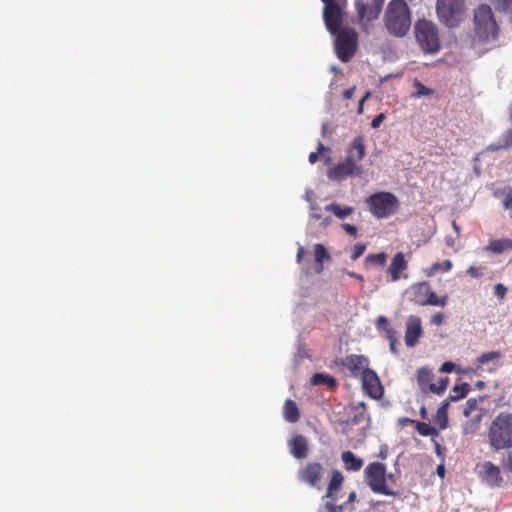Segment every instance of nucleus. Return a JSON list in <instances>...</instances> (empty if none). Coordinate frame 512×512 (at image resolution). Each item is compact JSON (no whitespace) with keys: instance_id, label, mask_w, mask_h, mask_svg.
Here are the masks:
<instances>
[{"instance_id":"f257e3e1","label":"nucleus","mask_w":512,"mask_h":512,"mask_svg":"<svg viewBox=\"0 0 512 512\" xmlns=\"http://www.w3.org/2000/svg\"><path fill=\"white\" fill-rule=\"evenodd\" d=\"M366 155L365 140L363 136H357L347 148V156L342 161L327 171V176L332 181H342L348 177H358L363 173L360 161Z\"/></svg>"},{"instance_id":"f03ea898","label":"nucleus","mask_w":512,"mask_h":512,"mask_svg":"<svg viewBox=\"0 0 512 512\" xmlns=\"http://www.w3.org/2000/svg\"><path fill=\"white\" fill-rule=\"evenodd\" d=\"M387 34L393 38L406 37L412 26V11L405 0L388 2L382 18Z\"/></svg>"},{"instance_id":"7ed1b4c3","label":"nucleus","mask_w":512,"mask_h":512,"mask_svg":"<svg viewBox=\"0 0 512 512\" xmlns=\"http://www.w3.org/2000/svg\"><path fill=\"white\" fill-rule=\"evenodd\" d=\"M487 443L493 451L512 448V412L502 411L490 422L487 432Z\"/></svg>"},{"instance_id":"20e7f679","label":"nucleus","mask_w":512,"mask_h":512,"mask_svg":"<svg viewBox=\"0 0 512 512\" xmlns=\"http://www.w3.org/2000/svg\"><path fill=\"white\" fill-rule=\"evenodd\" d=\"M473 33L474 38L482 43L497 40L499 26L489 5L481 4L474 10Z\"/></svg>"},{"instance_id":"39448f33","label":"nucleus","mask_w":512,"mask_h":512,"mask_svg":"<svg viewBox=\"0 0 512 512\" xmlns=\"http://www.w3.org/2000/svg\"><path fill=\"white\" fill-rule=\"evenodd\" d=\"M415 40L425 54H435L441 49L437 25L428 19H418L414 25Z\"/></svg>"},{"instance_id":"423d86ee","label":"nucleus","mask_w":512,"mask_h":512,"mask_svg":"<svg viewBox=\"0 0 512 512\" xmlns=\"http://www.w3.org/2000/svg\"><path fill=\"white\" fill-rule=\"evenodd\" d=\"M405 295L410 302L419 306L431 305L445 307L448 302V296L443 295L438 297L427 281L417 282L410 285L405 290Z\"/></svg>"},{"instance_id":"0eeeda50","label":"nucleus","mask_w":512,"mask_h":512,"mask_svg":"<svg viewBox=\"0 0 512 512\" xmlns=\"http://www.w3.org/2000/svg\"><path fill=\"white\" fill-rule=\"evenodd\" d=\"M369 211L377 219L394 215L400 207L398 198L391 192L381 191L366 198Z\"/></svg>"},{"instance_id":"6e6552de","label":"nucleus","mask_w":512,"mask_h":512,"mask_svg":"<svg viewBox=\"0 0 512 512\" xmlns=\"http://www.w3.org/2000/svg\"><path fill=\"white\" fill-rule=\"evenodd\" d=\"M365 478L369 488L377 494L386 496H398L399 493L391 490L387 484V479H392V474H387L386 465L381 462L370 463L365 468Z\"/></svg>"},{"instance_id":"1a4fd4ad","label":"nucleus","mask_w":512,"mask_h":512,"mask_svg":"<svg viewBox=\"0 0 512 512\" xmlns=\"http://www.w3.org/2000/svg\"><path fill=\"white\" fill-rule=\"evenodd\" d=\"M336 35L335 51L340 61L346 63L355 55L358 47V34L352 27L343 24L337 29L336 32L331 33Z\"/></svg>"},{"instance_id":"9d476101","label":"nucleus","mask_w":512,"mask_h":512,"mask_svg":"<svg viewBox=\"0 0 512 512\" xmlns=\"http://www.w3.org/2000/svg\"><path fill=\"white\" fill-rule=\"evenodd\" d=\"M464 0H437L436 12L439 20L448 27L457 26L463 18Z\"/></svg>"},{"instance_id":"9b49d317","label":"nucleus","mask_w":512,"mask_h":512,"mask_svg":"<svg viewBox=\"0 0 512 512\" xmlns=\"http://www.w3.org/2000/svg\"><path fill=\"white\" fill-rule=\"evenodd\" d=\"M323 7V21L326 29L334 33L344 23L347 0H321Z\"/></svg>"},{"instance_id":"f8f14e48","label":"nucleus","mask_w":512,"mask_h":512,"mask_svg":"<svg viewBox=\"0 0 512 512\" xmlns=\"http://www.w3.org/2000/svg\"><path fill=\"white\" fill-rule=\"evenodd\" d=\"M385 0H355V10L359 24L368 33L369 25L378 19Z\"/></svg>"},{"instance_id":"ddd939ff","label":"nucleus","mask_w":512,"mask_h":512,"mask_svg":"<svg viewBox=\"0 0 512 512\" xmlns=\"http://www.w3.org/2000/svg\"><path fill=\"white\" fill-rule=\"evenodd\" d=\"M325 469L319 462H308L297 473L298 480L310 487L320 489Z\"/></svg>"},{"instance_id":"4468645a","label":"nucleus","mask_w":512,"mask_h":512,"mask_svg":"<svg viewBox=\"0 0 512 512\" xmlns=\"http://www.w3.org/2000/svg\"><path fill=\"white\" fill-rule=\"evenodd\" d=\"M338 365L349 376L361 377L369 369V359L364 355L350 354L342 358Z\"/></svg>"},{"instance_id":"2eb2a0df","label":"nucleus","mask_w":512,"mask_h":512,"mask_svg":"<svg viewBox=\"0 0 512 512\" xmlns=\"http://www.w3.org/2000/svg\"><path fill=\"white\" fill-rule=\"evenodd\" d=\"M364 391L373 399H380L383 396V386L376 372L368 369L360 377Z\"/></svg>"},{"instance_id":"dca6fc26","label":"nucleus","mask_w":512,"mask_h":512,"mask_svg":"<svg viewBox=\"0 0 512 512\" xmlns=\"http://www.w3.org/2000/svg\"><path fill=\"white\" fill-rule=\"evenodd\" d=\"M479 476L491 487H499L503 483L500 467L490 461L478 465Z\"/></svg>"},{"instance_id":"f3484780","label":"nucleus","mask_w":512,"mask_h":512,"mask_svg":"<svg viewBox=\"0 0 512 512\" xmlns=\"http://www.w3.org/2000/svg\"><path fill=\"white\" fill-rule=\"evenodd\" d=\"M423 334L421 319L417 316H410L406 322L405 344L407 347H414Z\"/></svg>"},{"instance_id":"a211bd4d","label":"nucleus","mask_w":512,"mask_h":512,"mask_svg":"<svg viewBox=\"0 0 512 512\" xmlns=\"http://www.w3.org/2000/svg\"><path fill=\"white\" fill-rule=\"evenodd\" d=\"M408 263L405 260L404 254L398 252L394 255L388 268V273L391 275V281L396 282L400 279V273L406 270Z\"/></svg>"},{"instance_id":"6ab92c4d","label":"nucleus","mask_w":512,"mask_h":512,"mask_svg":"<svg viewBox=\"0 0 512 512\" xmlns=\"http://www.w3.org/2000/svg\"><path fill=\"white\" fill-rule=\"evenodd\" d=\"M290 452L296 459H304L308 456L307 439L303 435H296L289 443Z\"/></svg>"},{"instance_id":"aec40b11","label":"nucleus","mask_w":512,"mask_h":512,"mask_svg":"<svg viewBox=\"0 0 512 512\" xmlns=\"http://www.w3.org/2000/svg\"><path fill=\"white\" fill-rule=\"evenodd\" d=\"M352 415L349 422L352 425H359L369 421V415L367 412V406L364 402L352 403L350 405Z\"/></svg>"},{"instance_id":"412c9836","label":"nucleus","mask_w":512,"mask_h":512,"mask_svg":"<svg viewBox=\"0 0 512 512\" xmlns=\"http://www.w3.org/2000/svg\"><path fill=\"white\" fill-rule=\"evenodd\" d=\"M344 482L343 474L338 470L331 472V478L328 483L327 492L325 497L331 498L333 501L336 500V493L341 489Z\"/></svg>"},{"instance_id":"4be33fe9","label":"nucleus","mask_w":512,"mask_h":512,"mask_svg":"<svg viewBox=\"0 0 512 512\" xmlns=\"http://www.w3.org/2000/svg\"><path fill=\"white\" fill-rule=\"evenodd\" d=\"M484 251L492 254H502L505 251H512V239L503 238L490 240L488 245L484 248Z\"/></svg>"},{"instance_id":"5701e85b","label":"nucleus","mask_w":512,"mask_h":512,"mask_svg":"<svg viewBox=\"0 0 512 512\" xmlns=\"http://www.w3.org/2000/svg\"><path fill=\"white\" fill-rule=\"evenodd\" d=\"M434 375L431 369L422 367L417 371V383L421 391L425 394L430 392L429 386L434 384Z\"/></svg>"},{"instance_id":"b1692460","label":"nucleus","mask_w":512,"mask_h":512,"mask_svg":"<svg viewBox=\"0 0 512 512\" xmlns=\"http://www.w3.org/2000/svg\"><path fill=\"white\" fill-rule=\"evenodd\" d=\"M283 416L287 422L295 423L300 419V412L295 401L287 399L283 406Z\"/></svg>"},{"instance_id":"393cba45","label":"nucleus","mask_w":512,"mask_h":512,"mask_svg":"<svg viewBox=\"0 0 512 512\" xmlns=\"http://www.w3.org/2000/svg\"><path fill=\"white\" fill-rule=\"evenodd\" d=\"M346 470L359 471L363 466V460L354 455L351 451H345L341 455Z\"/></svg>"},{"instance_id":"a878e982","label":"nucleus","mask_w":512,"mask_h":512,"mask_svg":"<svg viewBox=\"0 0 512 512\" xmlns=\"http://www.w3.org/2000/svg\"><path fill=\"white\" fill-rule=\"evenodd\" d=\"M326 211L333 213L338 219L344 220L354 212V208L351 206H341L340 204L333 202L325 206Z\"/></svg>"},{"instance_id":"bb28decb","label":"nucleus","mask_w":512,"mask_h":512,"mask_svg":"<svg viewBox=\"0 0 512 512\" xmlns=\"http://www.w3.org/2000/svg\"><path fill=\"white\" fill-rule=\"evenodd\" d=\"M512 148V135L505 131L501 138V143H492L487 146L486 150L489 152H498L501 150H509Z\"/></svg>"},{"instance_id":"cd10ccee","label":"nucleus","mask_w":512,"mask_h":512,"mask_svg":"<svg viewBox=\"0 0 512 512\" xmlns=\"http://www.w3.org/2000/svg\"><path fill=\"white\" fill-rule=\"evenodd\" d=\"M314 255H315V261L318 264L317 271L321 272L323 270L324 261H329L331 259V257L322 244H315Z\"/></svg>"},{"instance_id":"c85d7f7f","label":"nucleus","mask_w":512,"mask_h":512,"mask_svg":"<svg viewBox=\"0 0 512 512\" xmlns=\"http://www.w3.org/2000/svg\"><path fill=\"white\" fill-rule=\"evenodd\" d=\"M311 382L313 385H327L330 388L337 386V381L334 377L323 373H315L311 378Z\"/></svg>"},{"instance_id":"c756f323","label":"nucleus","mask_w":512,"mask_h":512,"mask_svg":"<svg viewBox=\"0 0 512 512\" xmlns=\"http://www.w3.org/2000/svg\"><path fill=\"white\" fill-rule=\"evenodd\" d=\"M470 391V385L468 383H462L453 387L449 394L448 400L455 402L463 399Z\"/></svg>"},{"instance_id":"7c9ffc66","label":"nucleus","mask_w":512,"mask_h":512,"mask_svg":"<svg viewBox=\"0 0 512 512\" xmlns=\"http://www.w3.org/2000/svg\"><path fill=\"white\" fill-rule=\"evenodd\" d=\"M502 357V354L500 351H490V352H485L483 354H481L476 362L478 363L479 366H483V365H486L488 364L489 362H495L497 363Z\"/></svg>"},{"instance_id":"2f4dec72","label":"nucleus","mask_w":512,"mask_h":512,"mask_svg":"<svg viewBox=\"0 0 512 512\" xmlns=\"http://www.w3.org/2000/svg\"><path fill=\"white\" fill-rule=\"evenodd\" d=\"M451 269H452V262L450 260H444L441 263L436 262V263L432 264L431 267H429L426 270V275L431 277V276L435 275L440 270H442L444 272H448Z\"/></svg>"},{"instance_id":"473e14b6","label":"nucleus","mask_w":512,"mask_h":512,"mask_svg":"<svg viewBox=\"0 0 512 512\" xmlns=\"http://www.w3.org/2000/svg\"><path fill=\"white\" fill-rule=\"evenodd\" d=\"M415 428L417 432L422 436H438L439 432L435 427H432L426 422H416Z\"/></svg>"},{"instance_id":"72a5a7b5","label":"nucleus","mask_w":512,"mask_h":512,"mask_svg":"<svg viewBox=\"0 0 512 512\" xmlns=\"http://www.w3.org/2000/svg\"><path fill=\"white\" fill-rule=\"evenodd\" d=\"M387 261V254L384 252H380L377 254H369L365 258L366 264H373L383 267Z\"/></svg>"},{"instance_id":"f704fd0d","label":"nucleus","mask_w":512,"mask_h":512,"mask_svg":"<svg viewBox=\"0 0 512 512\" xmlns=\"http://www.w3.org/2000/svg\"><path fill=\"white\" fill-rule=\"evenodd\" d=\"M447 407L448 402L446 401L437 410L436 419L441 429H445L448 425Z\"/></svg>"},{"instance_id":"c9c22d12","label":"nucleus","mask_w":512,"mask_h":512,"mask_svg":"<svg viewBox=\"0 0 512 512\" xmlns=\"http://www.w3.org/2000/svg\"><path fill=\"white\" fill-rule=\"evenodd\" d=\"M497 11L512 13V0H491Z\"/></svg>"},{"instance_id":"e433bc0d","label":"nucleus","mask_w":512,"mask_h":512,"mask_svg":"<svg viewBox=\"0 0 512 512\" xmlns=\"http://www.w3.org/2000/svg\"><path fill=\"white\" fill-rule=\"evenodd\" d=\"M448 383H449V380L447 378H442V379H440L438 384L434 383L429 386L430 392L440 395V394L444 393V391L446 390V388L448 386Z\"/></svg>"},{"instance_id":"4c0bfd02","label":"nucleus","mask_w":512,"mask_h":512,"mask_svg":"<svg viewBox=\"0 0 512 512\" xmlns=\"http://www.w3.org/2000/svg\"><path fill=\"white\" fill-rule=\"evenodd\" d=\"M366 250V245L363 243L355 244L352 248L351 259L357 260Z\"/></svg>"},{"instance_id":"58836bf2","label":"nucleus","mask_w":512,"mask_h":512,"mask_svg":"<svg viewBox=\"0 0 512 512\" xmlns=\"http://www.w3.org/2000/svg\"><path fill=\"white\" fill-rule=\"evenodd\" d=\"M329 148L324 146L322 143H319L318 144V147H317V151L315 152H311L310 155H309V162L311 164H314L318 161L319 159V154L324 152V151H328Z\"/></svg>"},{"instance_id":"ea45409f","label":"nucleus","mask_w":512,"mask_h":512,"mask_svg":"<svg viewBox=\"0 0 512 512\" xmlns=\"http://www.w3.org/2000/svg\"><path fill=\"white\" fill-rule=\"evenodd\" d=\"M415 87L417 89V91L415 93L416 97L428 96V95L432 94V90L430 88L426 87L421 82L416 81Z\"/></svg>"},{"instance_id":"a19ab883","label":"nucleus","mask_w":512,"mask_h":512,"mask_svg":"<svg viewBox=\"0 0 512 512\" xmlns=\"http://www.w3.org/2000/svg\"><path fill=\"white\" fill-rule=\"evenodd\" d=\"M477 407V400L475 398H470L466 401L465 408H464V415L466 417L470 416V414L476 409Z\"/></svg>"},{"instance_id":"79ce46f5","label":"nucleus","mask_w":512,"mask_h":512,"mask_svg":"<svg viewBox=\"0 0 512 512\" xmlns=\"http://www.w3.org/2000/svg\"><path fill=\"white\" fill-rule=\"evenodd\" d=\"M467 274L472 278H481L484 275L482 267L470 266L467 269Z\"/></svg>"},{"instance_id":"37998d69","label":"nucleus","mask_w":512,"mask_h":512,"mask_svg":"<svg viewBox=\"0 0 512 512\" xmlns=\"http://www.w3.org/2000/svg\"><path fill=\"white\" fill-rule=\"evenodd\" d=\"M391 325L389 323V320L387 317L385 316H379L376 320V328L379 330V331H383L387 328H389Z\"/></svg>"},{"instance_id":"c03bdc74","label":"nucleus","mask_w":512,"mask_h":512,"mask_svg":"<svg viewBox=\"0 0 512 512\" xmlns=\"http://www.w3.org/2000/svg\"><path fill=\"white\" fill-rule=\"evenodd\" d=\"M502 466L506 471L512 473V450L509 449L506 456L502 459Z\"/></svg>"},{"instance_id":"a18cd8bd","label":"nucleus","mask_w":512,"mask_h":512,"mask_svg":"<svg viewBox=\"0 0 512 512\" xmlns=\"http://www.w3.org/2000/svg\"><path fill=\"white\" fill-rule=\"evenodd\" d=\"M445 318H446V316L444 313L438 312L431 317L430 324L435 325V326H440L444 323Z\"/></svg>"},{"instance_id":"49530a36","label":"nucleus","mask_w":512,"mask_h":512,"mask_svg":"<svg viewBox=\"0 0 512 512\" xmlns=\"http://www.w3.org/2000/svg\"><path fill=\"white\" fill-rule=\"evenodd\" d=\"M503 205L506 209L510 210V218H512V188L506 192Z\"/></svg>"},{"instance_id":"de8ad7c7","label":"nucleus","mask_w":512,"mask_h":512,"mask_svg":"<svg viewBox=\"0 0 512 512\" xmlns=\"http://www.w3.org/2000/svg\"><path fill=\"white\" fill-rule=\"evenodd\" d=\"M342 229L349 235L353 237H357L358 234V228L352 224L349 223H343L341 225Z\"/></svg>"},{"instance_id":"09e8293b","label":"nucleus","mask_w":512,"mask_h":512,"mask_svg":"<svg viewBox=\"0 0 512 512\" xmlns=\"http://www.w3.org/2000/svg\"><path fill=\"white\" fill-rule=\"evenodd\" d=\"M310 218L314 220L322 219L320 208L315 203H311L310 205Z\"/></svg>"},{"instance_id":"8fccbe9b","label":"nucleus","mask_w":512,"mask_h":512,"mask_svg":"<svg viewBox=\"0 0 512 512\" xmlns=\"http://www.w3.org/2000/svg\"><path fill=\"white\" fill-rule=\"evenodd\" d=\"M494 293L498 298L503 299L507 293V288L503 284L498 283L494 287Z\"/></svg>"},{"instance_id":"3c124183","label":"nucleus","mask_w":512,"mask_h":512,"mask_svg":"<svg viewBox=\"0 0 512 512\" xmlns=\"http://www.w3.org/2000/svg\"><path fill=\"white\" fill-rule=\"evenodd\" d=\"M371 96V91H367L364 96L359 100L357 113L362 114L364 111V103L367 99H369Z\"/></svg>"},{"instance_id":"603ef678","label":"nucleus","mask_w":512,"mask_h":512,"mask_svg":"<svg viewBox=\"0 0 512 512\" xmlns=\"http://www.w3.org/2000/svg\"><path fill=\"white\" fill-rule=\"evenodd\" d=\"M325 509L327 510V512H341L344 509V505L336 506L332 502H327L325 504Z\"/></svg>"},{"instance_id":"864d4df0","label":"nucleus","mask_w":512,"mask_h":512,"mask_svg":"<svg viewBox=\"0 0 512 512\" xmlns=\"http://www.w3.org/2000/svg\"><path fill=\"white\" fill-rule=\"evenodd\" d=\"M385 337L388 341H395L396 338V331L391 326L384 330Z\"/></svg>"},{"instance_id":"5fc2aeb1","label":"nucleus","mask_w":512,"mask_h":512,"mask_svg":"<svg viewBox=\"0 0 512 512\" xmlns=\"http://www.w3.org/2000/svg\"><path fill=\"white\" fill-rule=\"evenodd\" d=\"M385 119V115L383 113L378 114L371 122V127L376 129L380 126V124Z\"/></svg>"},{"instance_id":"6e6d98bb","label":"nucleus","mask_w":512,"mask_h":512,"mask_svg":"<svg viewBox=\"0 0 512 512\" xmlns=\"http://www.w3.org/2000/svg\"><path fill=\"white\" fill-rule=\"evenodd\" d=\"M454 366H455V365H454V363H452V362H445V363H443V364H442V366H441V371H442V372L450 373V372H452V371H453Z\"/></svg>"},{"instance_id":"4d7b16f0","label":"nucleus","mask_w":512,"mask_h":512,"mask_svg":"<svg viewBox=\"0 0 512 512\" xmlns=\"http://www.w3.org/2000/svg\"><path fill=\"white\" fill-rule=\"evenodd\" d=\"M355 90H356L355 86L346 89L343 92V98L344 99H351L353 97L354 93H355Z\"/></svg>"},{"instance_id":"13d9d810","label":"nucleus","mask_w":512,"mask_h":512,"mask_svg":"<svg viewBox=\"0 0 512 512\" xmlns=\"http://www.w3.org/2000/svg\"><path fill=\"white\" fill-rule=\"evenodd\" d=\"M416 423L414 420L410 419V418H407V417H403V418H400L399 419V424L404 427V426H407V425H410V424H414Z\"/></svg>"},{"instance_id":"bf43d9fd","label":"nucleus","mask_w":512,"mask_h":512,"mask_svg":"<svg viewBox=\"0 0 512 512\" xmlns=\"http://www.w3.org/2000/svg\"><path fill=\"white\" fill-rule=\"evenodd\" d=\"M304 254H305V249L302 246H300L297 251V262L298 263H300L302 261Z\"/></svg>"},{"instance_id":"052dcab7","label":"nucleus","mask_w":512,"mask_h":512,"mask_svg":"<svg viewBox=\"0 0 512 512\" xmlns=\"http://www.w3.org/2000/svg\"><path fill=\"white\" fill-rule=\"evenodd\" d=\"M396 345H397V340H395V341H389L390 351H391L393 354H398V350H397V348H396Z\"/></svg>"},{"instance_id":"680f3d73","label":"nucleus","mask_w":512,"mask_h":512,"mask_svg":"<svg viewBox=\"0 0 512 512\" xmlns=\"http://www.w3.org/2000/svg\"><path fill=\"white\" fill-rule=\"evenodd\" d=\"M347 274L351 278L363 281V276L361 274H358V273H355V272H347Z\"/></svg>"},{"instance_id":"e2e57ef3","label":"nucleus","mask_w":512,"mask_h":512,"mask_svg":"<svg viewBox=\"0 0 512 512\" xmlns=\"http://www.w3.org/2000/svg\"><path fill=\"white\" fill-rule=\"evenodd\" d=\"M356 500V493L355 492H351L348 496V499H347V502L346 503H352Z\"/></svg>"},{"instance_id":"0e129e2a","label":"nucleus","mask_w":512,"mask_h":512,"mask_svg":"<svg viewBox=\"0 0 512 512\" xmlns=\"http://www.w3.org/2000/svg\"><path fill=\"white\" fill-rule=\"evenodd\" d=\"M420 415L423 419H426L428 414H427V410H426V407L425 406H422L420 408Z\"/></svg>"},{"instance_id":"69168bd1","label":"nucleus","mask_w":512,"mask_h":512,"mask_svg":"<svg viewBox=\"0 0 512 512\" xmlns=\"http://www.w3.org/2000/svg\"><path fill=\"white\" fill-rule=\"evenodd\" d=\"M328 128H329L328 123L322 124V136H326L328 134V132H329Z\"/></svg>"},{"instance_id":"338daca9","label":"nucleus","mask_w":512,"mask_h":512,"mask_svg":"<svg viewBox=\"0 0 512 512\" xmlns=\"http://www.w3.org/2000/svg\"><path fill=\"white\" fill-rule=\"evenodd\" d=\"M331 222H332L331 217H325V218L323 219V221H322L321 225H322L323 227H326V226H328Z\"/></svg>"},{"instance_id":"774afa93","label":"nucleus","mask_w":512,"mask_h":512,"mask_svg":"<svg viewBox=\"0 0 512 512\" xmlns=\"http://www.w3.org/2000/svg\"><path fill=\"white\" fill-rule=\"evenodd\" d=\"M437 472H438V474H439L441 477H443V476H444V473H445V469H444V467H443L442 465L438 466V467H437Z\"/></svg>"}]
</instances>
